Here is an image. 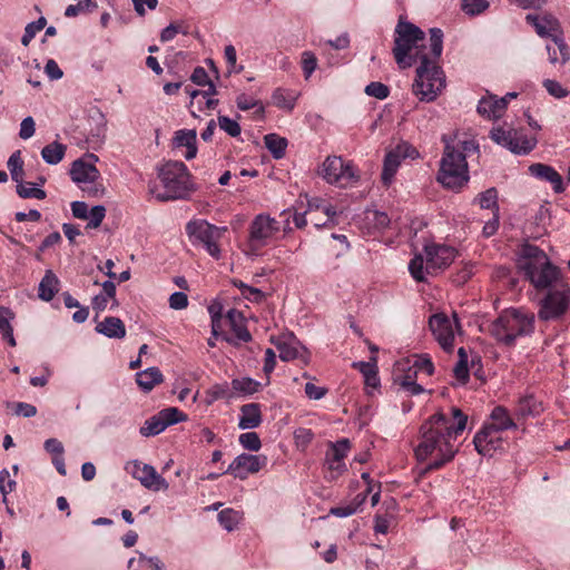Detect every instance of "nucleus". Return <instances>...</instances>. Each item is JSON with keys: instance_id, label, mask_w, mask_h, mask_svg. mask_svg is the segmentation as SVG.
I'll return each mask as SVG.
<instances>
[{"instance_id": "0eeeda50", "label": "nucleus", "mask_w": 570, "mask_h": 570, "mask_svg": "<svg viewBox=\"0 0 570 570\" xmlns=\"http://www.w3.org/2000/svg\"><path fill=\"white\" fill-rule=\"evenodd\" d=\"M436 179L448 189L460 190L470 179L466 155L446 144Z\"/></svg>"}, {"instance_id": "680f3d73", "label": "nucleus", "mask_w": 570, "mask_h": 570, "mask_svg": "<svg viewBox=\"0 0 570 570\" xmlns=\"http://www.w3.org/2000/svg\"><path fill=\"white\" fill-rule=\"evenodd\" d=\"M239 444L252 452H257L262 448V442L256 432L242 433L238 438Z\"/></svg>"}, {"instance_id": "8fccbe9b", "label": "nucleus", "mask_w": 570, "mask_h": 570, "mask_svg": "<svg viewBox=\"0 0 570 570\" xmlns=\"http://www.w3.org/2000/svg\"><path fill=\"white\" fill-rule=\"evenodd\" d=\"M234 393L230 391L228 383L215 384L206 391V403L213 404L220 399H232Z\"/></svg>"}, {"instance_id": "6e6552de", "label": "nucleus", "mask_w": 570, "mask_h": 570, "mask_svg": "<svg viewBox=\"0 0 570 570\" xmlns=\"http://www.w3.org/2000/svg\"><path fill=\"white\" fill-rule=\"evenodd\" d=\"M439 59L426 57L420 61L413 92L422 101H433L445 88V75L438 66Z\"/></svg>"}, {"instance_id": "4c0bfd02", "label": "nucleus", "mask_w": 570, "mask_h": 570, "mask_svg": "<svg viewBox=\"0 0 570 570\" xmlns=\"http://www.w3.org/2000/svg\"><path fill=\"white\" fill-rule=\"evenodd\" d=\"M14 318L13 312L8 307H0V333L8 342L10 346H16V340L13 336V328L11 326V321Z\"/></svg>"}, {"instance_id": "ddd939ff", "label": "nucleus", "mask_w": 570, "mask_h": 570, "mask_svg": "<svg viewBox=\"0 0 570 570\" xmlns=\"http://www.w3.org/2000/svg\"><path fill=\"white\" fill-rule=\"evenodd\" d=\"M570 305V287L561 284L556 289L549 291L541 301L538 316L541 321L558 320L563 316Z\"/></svg>"}, {"instance_id": "5fc2aeb1", "label": "nucleus", "mask_w": 570, "mask_h": 570, "mask_svg": "<svg viewBox=\"0 0 570 570\" xmlns=\"http://www.w3.org/2000/svg\"><path fill=\"white\" fill-rule=\"evenodd\" d=\"M158 414L166 424V428L176 423L185 422L187 420V415L177 407L164 409L159 411Z\"/></svg>"}, {"instance_id": "a18cd8bd", "label": "nucleus", "mask_w": 570, "mask_h": 570, "mask_svg": "<svg viewBox=\"0 0 570 570\" xmlns=\"http://www.w3.org/2000/svg\"><path fill=\"white\" fill-rule=\"evenodd\" d=\"M23 166H24V164H23V160L21 157V151L16 150L14 153H12V155L9 157V159L7 161V167L10 173L11 179L16 184L23 180V176H24Z\"/></svg>"}, {"instance_id": "a19ab883", "label": "nucleus", "mask_w": 570, "mask_h": 570, "mask_svg": "<svg viewBox=\"0 0 570 570\" xmlns=\"http://www.w3.org/2000/svg\"><path fill=\"white\" fill-rule=\"evenodd\" d=\"M66 150V145L53 141L42 148L41 157L48 165H57L63 159Z\"/></svg>"}, {"instance_id": "f704fd0d", "label": "nucleus", "mask_w": 570, "mask_h": 570, "mask_svg": "<svg viewBox=\"0 0 570 570\" xmlns=\"http://www.w3.org/2000/svg\"><path fill=\"white\" fill-rule=\"evenodd\" d=\"M353 366L357 368L364 376V383L366 387L376 389L380 385V379L377 375V357L372 356L368 362L353 363Z\"/></svg>"}, {"instance_id": "e433bc0d", "label": "nucleus", "mask_w": 570, "mask_h": 570, "mask_svg": "<svg viewBox=\"0 0 570 570\" xmlns=\"http://www.w3.org/2000/svg\"><path fill=\"white\" fill-rule=\"evenodd\" d=\"M297 100V92L277 88L272 95L273 105L284 110H293Z\"/></svg>"}, {"instance_id": "9d476101", "label": "nucleus", "mask_w": 570, "mask_h": 570, "mask_svg": "<svg viewBox=\"0 0 570 570\" xmlns=\"http://www.w3.org/2000/svg\"><path fill=\"white\" fill-rule=\"evenodd\" d=\"M281 232V223L268 214L256 215L248 226V236L244 253L246 256H259Z\"/></svg>"}, {"instance_id": "4468645a", "label": "nucleus", "mask_w": 570, "mask_h": 570, "mask_svg": "<svg viewBox=\"0 0 570 570\" xmlns=\"http://www.w3.org/2000/svg\"><path fill=\"white\" fill-rule=\"evenodd\" d=\"M490 137L498 145L508 148L514 154H528L537 145L535 138H529L522 131L513 128L494 127L490 131Z\"/></svg>"}, {"instance_id": "69168bd1", "label": "nucleus", "mask_w": 570, "mask_h": 570, "mask_svg": "<svg viewBox=\"0 0 570 570\" xmlns=\"http://www.w3.org/2000/svg\"><path fill=\"white\" fill-rule=\"evenodd\" d=\"M317 67V59L312 51H304L302 53V69L305 79H308Z\"/></svg>"}, {"instance_id": "aec40b11", "label": "nucleus", "mask_w": 570, "mask_h": 570, "mask_svg": "<svg viewBox=\"0 0 570 570\" xmlns=\"http://www.w3.org/2000/svg\"><path fill=\"white\" fill-rule=\"evenodd\" d=\"M417 373L411 358H402L394 365V381L411 395H419L424 391L422 385L416 383Z\"/></svg>"}, {"instance_id": "49530a36", "label": "nucleus", "mask_w": 570, "mask_h": 570, "mask_svg": "<svg viewBox=\"0 0 570 570\" xmlns=\"http://www.w3.org/2000/svg\"><path fill=\"white\" fill-rule=\"evenodd\" d=\"M259 383L250 377L234 379L232 381V392L235 395H249L258 391Z\"/></svg>"}, {"instance_id": "774afa93", "label": "nucleus", "mask_w": 570, "mask_h": 570, "mask_svg": "<svg viewBox=\"0 0 570 570\" xmlns=\"http://www.w3.org/2000/svg\"><path fill=\"white\" fill-rule=\"evenodd\" d=\"M278 348L279 357L283 361H293L299 356V347L292 343H283Z\"/></svg>"}, {"instance_id": "864d4df0", "label": "nucleus", "mask_w": 570, "mask_h": 570, "mask_svg": "<svg viewBox=\"0 0 570 570\" xmlns=\"http://www.w3.org/2000/svg\"><path fill=\"white\" fill-rule=\"evenodd\" d=\"M483 209H494L498 213V193L495 188H489L479 194L474 200Z\"/></svg>"}, {"instance_id": "4d7b16f0", "label": "nucleus", "mask_w": 570, "mask_h": 570, "mask_svg": "<svg viewBox=\"0 0 570 570\" xmlns=\"http://www.w3.org/2000/svg\"><path fill=\"white\" fill-rule=\"evenodd\" d=\"M47 24V20L45 17H40L37 21L30 22L24 28V33L21 38V43L27 47L36 37V35L41 31Z\"/></svg>"}, {"instance_id": "7ed1b4c3", "label": "nucleus", "mask_w": 570, "mask_h": 570, "mask_svg": "<svg viewBox=\"0 0 570 570\" xmlns=\"http://www.w3.org/2000/svg\"><path fill=\"white\" fill-rule=\"evenodd\" d=\"M424 226L425 223L420 219L411 223V229L414 230L412 246L414 248L422 246V253L415 254L409 263L410 274L416 282H425L429 276L442 273L459 255V250L454 246L436 243L426 235L419 237L417 233Z\"/></svg>"}, {"instance_id": "f257e3e1", "label": "nucleus", "mask_w": 570, "mask_h": 570, "mask_svg": "<svg viewBox=\"0 0 570 570\" xmlns=\"http://www.w3.org/2000/svg\"><path fill=\"white\" fill-rule=\"evenodd\" d=\"M468 416L458 407L436 412L420 428L419 443L414 449L417 461L426 463L425 470H439L450 463L459 452L456 439L465 430Z\"/></svg>"}, {"instance_id": "c756f323", "label": "nucleus", "mask_w": 570, "mask_h": 570, "mask_svg": "<svg viewBox=\"0 0 570 570\" xmlns=\"http://www.w3.org/2000/svg\"><path fill=\"white\" fill-rule=\"evenodd\" d=\"M262 423V411L258 403L245 404L240 407L238 428L242 430H252Z\"/></svg>"}, {"instance_id": "5701e85b", "label": "nucleus", "mask_w": 570, "mask_h": 570, "mask_svg": "<svg viewBox=\"0 0 570 570\" xmlns=\"http://www.w3.org/2000/svg\"><path fill=\"white\" fill-rule=\"evenodd\" d=\"M351 449L350 441L347 439L338 440L331 445V450L326 454V463L328 470L333 473V476L342 474L345 469L344 459L346 458Z\"/></svg>"}, {"instance_id": "338daca9", "label": "nucleus", "mask_w": 570, "mask_h": 570, "mask_svg": "<svg viewBox=\"0 0 570 570\" xmlns=\"http://www.w3.org/2000/svg\"><path fill=\"white\" fill-rule=\"evenodd\" d=\"M365 94L382 100L389 96L390 90L386 85L373 81L365 87Z\"/></svg>"}, {"instance_id": "423d86ee", "label": "nucleus", "mask_w": 570, "mask_h": 570, "mask_svg": "<svg viewBox=\"0 0 570 570\" xmlns=\"http://www.w3.org/2000/svg\"><path fill=\"white\" fill-rule=\"evenodd\" d=\"M534 315L521 308H508L491 324L490 333L500 343L512 345L519 337L532 334Z\"/></svg>"}, {"instance_id": "c9c22d12", "label": "nucleus", "mask_w": 570, "mask_h": 570, "mask_svg": "<svg viewBox=\"0 0 570 570\" xmlns=\"http://www.w3.org/2000/svg\"><path fill=\"white\" fill-rule=\"evenodd\" d=\"M58 291V277L52 273V271H47L39 284V297L45 302H49L55 297Z\"/></svg>"}, {"instance_id": "58836bf2", "label": "nucleus", "mask_w": 570, "mask_h": 570, "mask_svg": "<svg viewBox=\"0 0 570 570\" xmlns=\"http://www.w3.org/2000/svg\"><path fill=\"white\" fill-rule=\"evenodd\" d=\"M16 193L22 199L42 200L47 197V193L43 188L38 187L35 183L24 180L16 184Z\"/></svg>"}, {"instance_id": "393cba45", "label": "nucleus", "mask_w": 570, "mask_h": 570, "mask_svg": "<svg viewBox=\"0 0 570 570\" xmlns=\"http://www.w3.org/2000/svg\"><path fill=\"white\" fill-rule=\"evenodd\" d=\"M109 304L110 308H116L119 306V303L116 298L115 283L112 281H105L101 284V292L92 297L91 306L98 316L108 307Z\"/></svg>"}, {"instance_id": "412c9836", "label": "nucleus", "mask_w": 570, "mask_h": 570, "mask_svg": "<svg viewBox=\"0 0 570 570\" xmlns=\"http://www.w3.org/2000/svg\"><path fill=\"white\" fill-rule=\"evenodd\" d=\"M515 92H509L502 98H498L494 95L487 94L484 97H482L479 100L476 110L479 115L482 117L489 119V120H495L503 116L505 112L508 100L515 98Z\"/></svg>"}, {"instance_id": "09e8293b", "label": "nucleus", "mask_w": 570, "mask_h": 570, "mask_svg": "<svg viewBox=\"0 0 570 570\" xmlns=\"http://www.w3.org/2000/svg\"><path fill=\"white\" fill-rule=\"evenodd\" d=\"M232 284L239 289L240 292V295L252 302V303H261L265 299V294L259 289V288H256V287H253V286H249L247 284H245L244 282L242 281H238V279H234L232 282Z\"/></svg>"}, {"instance_id": "de8ad7c7", "label": "nucleus", "mask_w": 570, "mask_h": 570, "mask_svg": "<svg viewBox=\"0 0 570 570\" xmlns=\"http://www.w3.org/2000/svg\"><path fill=\"white\" fill-rule=\"evenodd\" d=\"M459 361L453 368V374L459 384H465L469 381L468 354L464 347L458 351Z\"/></svg>"}, {"instance_id": "2eb2a0df", "label": "nucleus", "mask_w": 570, "mask_h": 570, "mask_svg": "<svg viewBox=\"0 0 570 570\" xmlns=\"http://www.w3.org/2000/svg\"><path fill=\"white\" fill-rule=\"evenodd\" d=\"M420 157L417 149L407 141H401L389 150L384 157L382 169V183L390 186L404 159H416Z\"/></svg>"}, {"instance_id": "79ce46f5", "label": "nucleus", "mask_w": 570, "mask_h": 570, "mask_svg": "<svg viewBox=\"0 0 570 570\" xmlns=\"http://www.w3.org/2000/svg\"><path fill=\"white\" fill-rule=\"evenodd\" d=\"M219 524L228 532L235 530L243 519V513L234 509H224L217 515Z\"/></svg>"}, {"instance_id": "2f4dec72", "label": "nucleus", "mask_w": 570, "mask_h": 570, "mask_svg": "<svg viewBox=\"0 0 570 570\" xmlns=\"http://www.w3.org/2000/svg\"><path fill=\"white\" fill-rule=\"evenodd\" d=\"M226 317L237 340L242 342H249L252 340V335L247 330L246 318L242 312L232 308L227 312Z\"/></svg>"}, {"instance_id": "f03ea898", "label": "nucleus", "mask_w": 570, "mask_h": 570, "mask_svg": "<svg viewBox=\"0 0 570 570\" xmlns=\"http://www.w3.org/2000/svg\"><path fill=\"white\" fill-rule=\"evenodd\" d=\"M443 50V32L430 29L429 46L425 33L415 24L400 18L394 31L393 55L400 68H409L426 57L440 59Z\"/></svg>"}, {"instance_id": "dca6fc26", "label": "nucleus", "mask_w": 570, "mask_h": 570, "mask_svg": "<svg viewBox=\"0 0 570 570\" xmlns=\"http://www.w3.org/2000/svg\"><path fill=\"white\" fill-rule=\"evenodd\" d=\"M429 325L440 346L446 352H452L455 334L459 330L455 316L450 318L444 314H435L430 317Z\"/></svg>"}, {"instance_id": "e2e57ef3", "label": "nucleus", "mask_w": 570, "mask_h": 570, "mask_svg": "<svg viewBox=\"0 0 570 570\" xmlns=\"http://www.w3.org/2000/svg\"><path fill=\"white\" fill-rule=\"evenodd\" d=\"M218 125L222 130L228 134L232 137H237L240 135V126L237 120L232 119L227 116L218 117Z\"/></svg>"}, {"instance_id": "13d9d810", "label": "nucleus", "mask_w": 570, "mask_h": 570, "mask_svg": "<svg viewBox=\"0 0 570 570\" xmlns=\"http://www.w3.org/2000/svg\"><path fill=\"white\" fill-rule=\"evenodd\" d=\"M542 86L544 87L547 92L556 99H563L570 95L569 89H567L559 81L553 79H544Z\"/></svg>"}, {"instance_id": "c85d7f7f", "label": "nucleus", "mask_w": 570, "mask_h": 570, "mask_svg": "<svg viewBox=\"0 0 570 570\" xmlns=\"http://www.w3.org/2000/svg\"><path fill=\"white\" fill-rule=\"evenodd\" d=\"M484 424L498 430V432L502 434L504 431L515 430L518 428V424L511 416L509 410L501 405L493 407L490 413L489 421Z\"/></svg>"}, {"instance_id": "7c9ffc66", "label": "nucleus", "mask_w": 570, "mask_h": 570, "mask_svg": "<svg viewBox=\"0 0 570 570\" xmlns=\"http://www.w3.org/2000/svg\"><path fill=\"white\" fill-rule=\"evenodd\" d=\"M99 334L108 338H124L126 336V326L119 317L108 316L96 326Z\"/></svg>"}, {"instance_id": "a211bd4d", "label": "nucleus", "mask_w": 570, "mask_h": 570, "mask_svg": "<svg viewBox=\"0 0 570 570\" xmlns=\"http://www.w3.org/2000/svg\"><path fill=\"white\" fill-rule=\"evenodd\" d=\"M267 456L264 454L242 453L233 460L225 473L235 479L245 480L248 475L258 473L267 465Z\"/></svg>"}, {"instance_id": "bb28decb", "label": "nucleus", "mask_w": 570, "mask_h": 570, "mask_svg": "<svg viewBox=\"0 0 570 570\" xmlns=\"http://www.w3.org/2000/svg\"><path fill=\"white\" fill-rule=\"evenodd\" d=\"M175 148H185L181 154L185 159H194L197 155V132L195 129H180L175 131L173 137Z\"/></svg>"}, {"instance_id": "473e14b6", "label": "nucleus", "mask_w": 570, "mask_h": 570, "mask_svg": "<svg viewBox=\"0 0 570 570\" xmlns=\"http://www.w3.org/2000/svg\"><path fill=\"white\" fill-rule=\"evenodd\" d=\"M552 43L547 45L549 61L553 65H564L570 59L569 47L561 36L552 38Z\"/></svg>"}, {"instance_id": "f8f14e48", "label": "nucleus", "mask_w": 570, "mask_h": 570, "mask_svg": "<svg viewBox=\"0 0 570 570\" xmlns=\"http://www.w3.org/2000/svg\"><path fill=\"white\" fill-rule=\"evenodd\" d=\"M226 230V227L215 226L205 219H193L186 225L189 242L194 246H202L215 259L222 256L219 240Z\"/></svg>"}, {"instance_id": "052dcab7", "label": "nucleus", "mask_w": 570, "mask_h": 570, "mask_svg": "<svg viewBox=\"0 0 570 570\" xmlns=\"http://www.w3.org/2000/svg\"><path fill=\"white\" fill-rule=\"evenodd\" d=\"M106 216V208L102 205H96L88 210V220L86 228L95 229L98 228Z\"/></svg>"}, {"instance_id": "6e6d98bb", "label": "nucleus", "mask_w": 570, "mask_h": 570, "mask_svg": "<svg viewBox=\"0 0 570 570\" xmlns=\"http://www.w3.org/2000/svg\"><path fill=\"white\" fill-rule=\"evenodd\" d=\"M137 563V570H164V564L158 558H150L140 556L138 559H130L128 562L129 568Z\"/></svg>"}, {"instance_id": "bf43d9fd", "label": "nucleus", "mask_w": 570, "mask_h": 570, "mask_svg": "<svg viewBox=\"0 0 570 570\" xmlns=\"http://www.w3.org/2000/svg\"><path fill=\"white\" fill-rule=\"evenodd\" d=\"M412 364L420 373L431 376L434 373V365L429 354L414 355Z\"/></svg>"}, {"instance_id": "20e7f679", "label": "nucleus", "mask_w": 570, "mask_h": 570, "mask_svg": "<svg viewBox=\"0 0 570 570\" xmlns=\"http://www.w3.org/2000/svg\"><path fill=\"white\" fill-rule=\"evenodd\" d=\"M161 188L156 183L149 184V193L157 200H173L187 197L196 189L191 175L183 161L170 160L158 168Z\"/></svg>"}, {"instance_id": "39448f33", "label": "nucleus", "mask_w": 570, "mask_h": 570, "mask_svg": "<svg viewBox=\"0 0 570 570\" xmlns=\"http://www.w3.org/2000/svg\"><path fill=\"white\" fill-rule=\"evenodd\" d=\"M517 264L518 268L535 289H548L559 283V268L554 266L547 254L537 246L529 244L523 245Z\"/></svg>"}, {"instance_id": "4be33fe9", "label": "nucleus", "mask_w": 570, "mask_h": 570, "mask_svg": "<svg viewBox=\"0 0 570 570\" xmlns=\"http://www.w3.org/2000/svg\"><path fill=\"white\" fill-rule=\"evenodd\" d=\"M525 21L542 38H556L562 35L559 21L551 14H527Z\"/></svg>"}, {"instance_id": "f3484780", "label": "nucleus", "mask_w": 570, "mask_h": 570, "mask_svg": "<svg viewBox=\"0 0 570 570\" xmlns=\"http://www.w3.org/2000/svg\"><path fill=\"white\" fill-rule=\"evenodd\" d=\"M126 471L138 480L142 487L150 491H166L169 488L168 482L163 478L156 469L137 460L126 464Z\"/></svg>"}, {"instance_id": "603ef678", "label": "nucleus", "mask_w": 570, "mask_h": 570, "mask_svg": "<svg viewBox=\"0 0 570 570\" xmlns=\"http://www.w3.org/2000/svg\"><path fill=\"white\" fill-rule=\"evenodd\" d=\"M166 430V424L159 417V414H155L150 419H148L144 425L140 428V434L144 436H153L158 435L163 431Z\"/></svg>"}, {"instance_id": "0e129e2a", "label": "nucleus", "mask_w": 570, "mask_h": 570, "mask_svg": "<svg viewBox=\"0 0 570 570\" xmlns=\"http://www.w3.org/2000/svg\"><path fill=\"white\" fill-rule=\"evenodd\" d=\"M16 488V481L10 476L8 470L0 472V492L2 494V501L7 503V495L11 493Z\"/></svg>"}, {"instance_id": "1a4fd4ad", "label": "nucleus", "mask_w": 570, "mask_h": 570, "mask_svg": "<svg viewBox=\"0 0 570 570\" xmlns=\"http://www.w3.org/2000/svg\"><path fill=\"white\" fill-rule=\"evenodd\" d=\"M98 157L88 154L86 157L75 160L70 167L71 180L88 196L102 197L106 187L99 169L96 167Z\"/></svg>"}, {"instance_id": "a878e982", "label": "nucleus", "mask_w": 570, "mask_h": 570, "mask_svg": "<svg viewBox=\"0 0 570 570\" xmlns=\"http://www.w3.org/2000/svg\"><path fill=\"white\" fill-rule=\"evenodd\" d=\"M544 411L543 403L532 394L521 396L514 407V415L518 421L528 417H537Z\"/></svg>"}, {"instance_id": "c03bdc74", "label": "nucleus", "mask_w": 570, "mask_h": 570, "mask_svg": "<svg viewBox=\"0 0 570 570\" xmlns=\"http://www.w3.org/2000/svg\"><path fill=\"white\" fill-rule=\"evenodd\" d=\"M266 148L274 158L281 159L286 151L287 140L276 134H268L264 138Z\"/></svg>"}, {"instance_id": "6ab92c4d", "label": "nucleus", "mask_w": 570, "mask_h": 570, "mask_svg": "<svg viewBox=\"0 0 570 570\" xmlns=\"http://www.w3.org/2000/svg\"><path fill=\"white\" fill-rule=\"evenodd\" d=\"M473 444L480 455L492 458L497 452L504 449L505 439L498 430L483 424L475 433Z\"/></svg>"}, {"instance_id": "72a5a7b5", "label": "nucleus", "mask_w": 570, "mask_h": 570, "mask_svg": "<svg viewBox=\"0 0 570 570\" xmlns=\"http://www.w3.org/2000/svg\"><path fill=\"white\" fill-rule=\"evenodd\" d=\"M164 375L158 367H148L136 374V382L144 392H150L156 385L163 383Z\"/></svg>"}, {"instance_id": "9b49d317", "label": "nucleus", "mask_w": 570, "mask_h": 570, "mask_svg": "<svg viewBox=\"0 0 570 570\" xmlns=\"http://www.w3.org/2000/svg\"><path fill=\"white\" fill-rule=\"evenodd\" d=\"M318 176L330 185L340 188H350L360 180V171L351 160L342 156H327L317 169Z\"/></svg>"}, {"instance_id": "3c124183", "label": "nucleus", "mask_w": 570, "mask_h": 570, "mask_svg": "<svg viewBox=\"0 0 570 570\" xmlns=\"http://www.w3.org/2000/svg\"><path fill=\"white\" fill-rule=\"evenodd\" d=\"M490 7V0H461L462 11L470 17L482 14Z\"/></svg>"}, {"instance_id": "cd10ccee", "label": "nucleus", "mask_w": 570, "mask_h": 570, "mask_svg": "<svg viewBox=\"0 0 570 570\" xmlns=\"http://www.w3.org/2000/svg\"><path fill=\"white\" fill-rule=\"evenodd\" d=\"M189 108L194 117H197L194 108H196L198 111H205L213 110L218 105V100L213 98V96L216 95V88L213 83H209V88L206 91L193 90L189 92Z\"/></svg>"}, {"instance_id": "ea45409f", "label": "nucleus", "mask_w": 570, "mask_h": 570, "mask_svg": "<svg viewBox=\"0 0 570 570\" xmlns=\"http://www.w3.org/2000/svg\"><path fill=\"white\" fill-rule=\"evenodd\" d=\"M236 106L240 110L254 109V118L257 120H262L264 118L265 108L263 104L252 96L246 94L238 95L236 98Z\"/></svg>"}, {"instance_id": "37998d69", "label": "nucleus", "mask_w": 570, "mask_h": 570, "mask_svg": "<svg viewBox=\"0 0 570 570\" xmlns=\"http://www.w3.org/2000/svg\"><path fill=\"white\" fill-rule=\"evenodd\" d=\"M366 494H357L350 503L332 508L330 513L338 518H346L357 512L365 502Z\"/></svg>"}, {"instance_id": "b1692460", "label": "nucleus", "mask_w": 570, "mask_h": 570, "mask_svg": "<svg viewBox=\"0 0 570 570\" xmlns=\"http://www.w3.org/2000/svg\"><path fill=\"white\" fill-rule=\"evenodd\" d=\"M528 170L531 176L540 180L549 181L552 185V189L556 193L560 194L564 191L566 188L563 185L562 177L553 167L546 164L537 163L529 166Z\"/></svg>"}]
</instances>
